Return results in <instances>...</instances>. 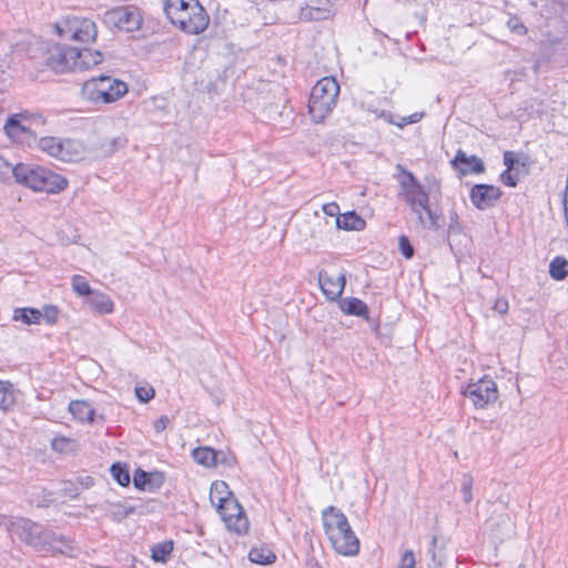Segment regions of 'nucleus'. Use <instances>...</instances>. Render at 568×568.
Listing matches in <instances>:
<instances>
[{
    "instance_id": "nucleus-21",
    "label": "nucleus",
    "mask_w": 568,
    "mask_h": 568,
    "mask_svg": "<svg viewBox=\"0 0 568 568\" xmlns=\"http://www.w3.org/2000/svg\"><path fill=\"white\" fill-rule=\"evenodd\" d=\"M446 546L447 541L444 536H433L428 552L430 555L433 567L429 568H442L446 560Z\"/></svg>"
},
{
    "instance_id": "nucleus-12",
    "label": "nucleus",
    "mask_w": 568,
    "mask_h": 568,
    "mask_svg": "<svg viewBox=\"0 0 568 568\" xmlns=\"http://www.w3.org/2000/svg\"><path fill=\"white\" fill-rule=\"evenodd\" d=\"M503 191L493 184H475L469 192L471 204L480 211L493 207L501 197Z\"/></svg>"
},
{
    "instance_id": "nucleus-18",
    "label": "nucleus",
    "mask_w": 568,
    "mask_h": 568,
    "mask_svg": "<svg viewBox=\"0 0 568 568\" xmlns=\"http://www.w3.org/2000/svg\"><path fill=\"white\" fill-rule=\"evenodd\" d=\"M339 308L343 313L352 316L363 317L369 322L368 306L357 297H345L339 301Z\"/></svg>"
},
{
    "instance_id": "nucleus-13",
    "label": "nucleus",
    "mask_w": 568,
    "mask_h": 568,
    "mask_svg": "<svg viewBox=\"0 0 568 568\" xmlns=\"http://www.w3.org/2000/svg\"><path fill=\"white\" fill-rule=\"evenodd\" d=\"M452 166L462 175L480 174L485 172V164L477 155H467L462 149L457 150L454 159L450 161Z\"/></svg>"
},
{
    "instance_id": "nucleus-31",
    "label": "nucleus",
    "mask_w": 568,
    "mask_h": 568,
    "mask_svg": "<svg viewBox=\"0 0 568 568\" xmlns=\"http://www.w3.org/2000/svg\"><path fill=\"white\" fill-rule=\"evenodd\" d=\"M549 274L556 281H562L568 276V260L556 256L549 264Z\"/></svg>"
},
{
    "instance_id": "nucleus-54",
    "label": "nucleus",
    "mask_w": 568,
    "mask_h": 568,
    "mask_svg": "<svg viewBox=\"0 0 568 568\" xmlns=\"http://www.w3.org/2000/svg\"><path fill=\"white\" fill-rule=\"evenodd\" d=\"M562 206H564L565 222H566V225L568 226V191L564 192Z\"/></svg>"
},
{
    "instance_id": "nucleus-42",
    "label": "nucleus",
    "mask_w": 568,
    "mask_h": 568,
    "mask_svg": "<svg viewBox=\"0 0 568 568\" xmlns=\"http://www.w3.org/2000/svg\"><path fill=\"white\" fill-rule=\"evenodd\" d=\"M507 27L511 32L519 36H524L528 31L523 21L516 16H509Z\"/></svg>"
},
{
    "instance_id": "nucleus-46",
    "label": "nucleus",
    "mask_w": 568,
    "mask_h": 568,
    "mask_svg": "<svg viewBox=\"0 0 568 568\" xmlns=\"http://www.w3.org/2000/svg\"><path fill=\"white\" fill-rule=\"evenodd\" d=\"M154 389L152 387H136L135 395L141 403H148L154 397Z\"/></svg>"
},
{
    "instance_id": "nucleus-29",
    "label": "nucleus",
    "mask_w": 568,
    "mask_h": 568,
    "mask_svg": "<svg viewBox=\"0 0 568 568\" xmlns=\"http://www.w3.org/2000/svg\"><path fill=\"white\" fill-rule=\"evenodd\" d=\"M12 318L13 321H21L27 325L39 324L42 318V312L33 307L16 308Z\"/></svg>"
},
{
    "instance_id": "nucleus-3",
    "label": "nucleus",
    "mask_w": 568,
    "mask_h": 568,
    "mask_svg": "<svg viewBox=\"0 0 568 568\" xmlns=\"http://www.w3.org/2000/svg\"><path fill=\"white\" fill-rule=\"evenodd\" d=\"M12 173L19 184L37 192L55 194L69 185L64 176L32 163H18L12 168Z\"/></svg>"
},
{
    "instance_id": "nucleus-23",
    "label": "nucleus",
    "mask_w": 568,
    "mask_h": 568,
    "mask_svg": "<svg viewBox=\"0 0 568 568\" xmlns=\"http://www.w3.org/2000/svg\"><path fill=\"white\" fill-rule=\"evenodd\" d=\"M87 303L91 308L100 314H110L113 312L114 304L111 298L99 291H93L87 298Z\"/></svg>"
},
{
    "instance_id": "nucleus-6",
    "label": "nucleus",
    "mask_w": 568,
    "mask_h": 568,
    "mask_svg": "<svg viewBox=\"0 0 568 568\" xmlns=\"http://www.w3.org/2000/svg\"><path fill=\"white\" fill-rule=\"evenodd\" d=\"M19 528L20 539L39 551L54 548L55 542H67L64 536L55 535L53 531L29 519L22 520Z\"/></svg>"
},
{
    "instance_id": "nucleus-39",
    "label": "nucleus",
    "mask_w": 568,
    "mask_h": 568,
    "mask_svg": "<svg viewBox=\"0 0 568 568\" xmlns=\"http://www.w3.org/2000/svg\"><path fill=\"white\" fill-rule=\"evenodd\" d=\"M474 479L469 474H465L460 484V491L463 494V499L466 504H469L473 499L471 488H473Z\"/></svg>"
},
{
    "instance_id": "nucleus-25",
    "label": "nucleus",
    "mask_w": 568,
    "mask_h": 568,
    "mask_svg": "<svg viewBox=\"0 0 568 568\" xmlns=\"http://www.w3.org/2000/svg\"><path fill=\"white\" fill-rule=\"evenodd\" d=\"M365 225V221L355 211L346 212L336 217V227L341 230L361 231Z\"/></svg>"
},
{
    "instance_id": "nucleus-43",
    "label": "nucleus",
    "mask_w": 568,
    "mask_h": 568,
    "mask_svg": "<svg viewBox=\"0 0 568 568\" xmlns=\"http://www.w3.org/2000/svg\"><path fill=\"white\" fill-rule=\"evenodd\" d=\"M42 312V318L49 325H53L58 322L59 308L55 305H44Z\"/></svg>"
},
{
    "instance_id": "nucleus-49",
    "label": "nucleus",
    "mask_w": 568,
    "mask_h": 568,
    "mask_svg": "<svg viewBox=\"0 0 568 568\" xmlns=\"http://www.w3.org/2000/svg\"><path fill=\"white\" fill-rule=\"evenodd\" d=\"M323 212L328 216H342L339 214V206L335 202L324 204Z\"/></svg>"
},
{
    "instance_id": "nucleus-26",
    "label": "nucleus",
    "mask_w": 568,
    "mask_h": 568,
    "mask_svg": "<svg viewBox=\"0 0 568 568\" xmlns=\"http://www.w3.org/2000/svg\"><path fill=\"white\" fill-rule=\"evenodd\" d=\"M126 143L128 139L123 135L105 138L97 144L95 149L100 152L102 156H110L118 150L123 149L126 145Z\"/></svg>"
},
{
    "instance_id": "nucleus-10",
    "label": "nucleus",
    "mask_w": 568,
    "mask_h": 568,
    "mask_svg": "<svg viewBox=\"0 0 568 568\" xmlns=\"http://www.w3.org/2000/svg\"><path fill=\"white\" fill-rule=\"evenodd\" d=\"M70 51H73V47L59 43L49 45L43 54L44 64L55 73L75 71V60Z\"/></svg>"
},
{
    "instance_id": "nucleus-24",
    "label": "nucleus",
    "mask_w": 568,
    "mask_h": 568,
    "mask_svg": "<svg viewBox=\"0 0 568 568\" xmlns=\"http://www.w3.org/2000/svg\"><path fill=\"white\" fill-rule=\"evenodd\" d=\"M234 494L229 489V485L223 480H215L211 485L210 489V500L217 508L219 506L224 505L232 498Z\"/></svg>"
},
{
    "instance_id": "nucleus-51",
    "label": "nucleus",
    "mask_w": 568,
    "mask_h": 568,
    "mask_svg": "<svg viewBox=\"0 0 568 568\" xmlns=\"http://www.w3.org/2000/svg\"><path fill=\"white\" fill-rule=\"evenodd\" d=\"M423 116H424V113H423V112H422V113H418V112L413 113V114H410V115H408V116L403 118V119H402V122H400V123H398L397 125H398L399 128H403V126H404V125H406V124L417 123L418 121H420V120H422V118H423Z\"/></svg>"
},
{
    "instance_id": "nucleus-1",
    "label": "nucleus",
    "mask_w": 568,
    "mask_h": 568,
    "mask_svg": "<svg viewBox=\"0 0 568 568\" xmlns=\"http://www.w3.org/2000/svg\"><path fill=\"white\" fill-rule=\"evenodd\" d=\"M163 10L170 22L187 34H200L210 23V16L199 0H165Z\"/></svg>"
},
{
    "instance_id": "nucleus-9",
    "label": "nucleus",
    "mask_w": 568,
    "mask_h": 568,
    "mask_svg": "<svg viewBox=\"0 0 568 568\" xmlns=\"http://www.w3.org/2000/svg\"><path fill=\"white\" fill-rule=\"evenodd\" d=\"M60 36H68L71 40L89 43L95 40L98 30L94 21L87 18H71L64 27L57 26Z\"/></svg>"
},
{
    "instance_id": "nucleus-30",
    "label": "nucleus",
    "mask_w": 568,
    "mask_h": 568,
    "mask_svg": "<svg viewBox=\"0 0 568 568\" xmlns=\"http://www.w3.org/2000/svg\"><path fill=\"white\" fill-rule=\"evenodd\" d=\"M248 559L258 565H270L276 560V555L268 548L254 547L248 552Z\"/></svg>"
},
{
    "instance_id": "nucleus-55",
    "label": "nucleus",
    "mask_w": 568,
    "mask_h": 568,
    "mask_svg": "<svg viewBox=\"0 0 568 568\" xmlns=\"http://www.w3.org/2000/svg\"><path fill=\"white\" fill-rule=\"evenodd\" d=\"M554 3L560 6L561 8H565L568 6V0H551Z\"/></svg>"
},
{
    "instance_id": "nucleus-8",
    "label": "nucleus",
    "mask_w": 568,
    "mask_h": 568,
    "mask_svg": "<svg viewBox=\"0 0 568 568\" xmlns=\"http://www.w3.org/2000/svg\"><path fill=\"white\" fill-rule=\"evenodd\" d=\"M216 509L230 531L237 535H244L248 531V519L235 496L229 498L224 505L219 506Z\"/></svg>"
},
{
    "instance_id": "nucleus-33",
    "label": "nucleus",
    "mask_w": 568,
    "mask_h": 568,
    "mask_svg": "<svg viewBox=\"0 0 568 568\" xmlns=\"http://www.w3.org/2000/svg\"><path fill=\"white\" fill-rule=\"evenodd\" d=\"M111 474L114 478V480L122 487L129 486L131 481V476L129 473V467L124 463H114L111 465Z\"/></svg>"
},
{
    "instance_id": "nucleus-41",
    "label": "nucleus",
    "mask_w": 568,
    "mask_h": 568,
    "mask_svg": "<svg viewBox=\"0 0 568 568\" xmlns=\"http://www.w3.org/2000/svg\"><path fill=\"white\" fill-rule=\"evenodd\" d=\"M398 248L405 258L409 260L414 256L415 250L406 235L399 236Z\"/></svg>"
},
{
    "instance_id": "nucleus-50",
    "label": "nucleus",
    "mask_w": 568,
    "mask_h": 568,
    "mask_svg": "<svg viewBox=\"0 0 568 568\" xmlns=\"http://www.w3.org/2000/svg\"><path fill=\"white\" fill-rule=\"evenodd\" d=\"M170 424V418L166 416V415H162L160 418H158L154 424H153V428L155 430V433H162L166 427L168 425Z\"/></svg>"
},
{
    "instance_id": "nucleus-17",
    "label": "nucleus",
    "mask_w": 568,
    "mask_h": 568,
    "mask_svg": "<svg viewBox=\"0 0 568 568\" xmlns=\"http://www.w3.org/2000/svg\"><path fill=\"white\" fill-rule=\"evenodd\" d=\"M59 149L58 160L62 162H78L85 152L83 143L73 139H61Z\"/></svg>"
},
{
    "instance_id": "nucleus-38",
    "label": "nucleus",
    "mask_w": 568,
    "mask_h": 568,
    "mask_svg": "<svg viewBox=\"0 0 568 568\" xmlns=\"http://www.w3.org/2000/svg\"><path fill=\"white\" fill-rule=\"evenodd\" d=\"M463 231H464V227L459 221L458 213L454 209L450 210L449 211V224H448V229H447L448 236H450L453 234H462Z\"/></svg>"
},
{
    "instance_id": "nucleus-16",
    "label": "nucleus",
    "mask_w": 568,
    "mask_h": 568,
    "mask_svg": "<svg viewBox=\"0 0 568 568\" xmlns=\"http://www.w3.org/2000/svg\"><path fill=\"white\" fill-rule=\"evenodd\" d=\"M404 201L409 205L410 210L417 214L419 221L423 223V215L420 213V209H426L427 203L429 202V194L424 190V187L418 185V187H413L402 192Z\"/></svg>"
},
{
    "instance_id": "nucleus-40",
    "label": "nucleus",
    "mask_w": 568,
    "mask_h": 568,
    "mask_svg": "<svg viewBox=\"0 0 568 568\" xmlns=\"http://www.w3.org/2000/svg\"><path fill=\"white\" fill-rule=\"evenodd\" d=\"M74 444V440L70 439V438H67V437H63V436H60V437H54L51 442V448L54 450V452H59V453H67L71 449V446Z\"/></svg>"
},
{
    "instance_id": "nucleus-37",
    "label": "nucleus",
    "mask_w": 568,
    "mask_h": 568,
    "mask_svg": "<svg viewBox=\"0 0 568 568\" xmlns=\"http://www.w3.org/2000/svg\"><path fill=\"white\" fill-rule=\"evenodd\" d=\"M72 288L79 296H85L87 298L94 291L91 288L90 284L85 281V278L81 275H73Z\"/></svg>"
},
{
    "instance_id": "nucleus-5",
    "label": "nucleus",
    "mask_w": 568,
    "mask_h": 568,
    "mask_svg": "<svg viewBox=\"0 0 568 568\" xmlns=\"http://www.w3.org/2000/svg\"><path fill=\"white\" fill-rule=\"evenodd\" d=\"M128 92V84L110 75H100L84 82L82 94L92 103H113Z\"/></svg>"
},
{
    "instance_id": "nucleus-52",
    "label": "nucleus",
    "mask_w": 568,
    "mask_h": 568,
    "mask_svg": "<svg viewBox=\"0 0 568 568\" xmlns=\"http://www.w3.org/2000/svg\"><path fill=\"white\" fill-rule=\"evenodd\" d=\"M509 305L506 298H497L494 304V310L499 314H506L508 312Z\"/></svg>"
},
{
    "instance_id": "nucleus-22",
    "label": "nucleus",
    "mask_w": 568,
    "mask_h": 568,
    "mask_svg": "<svg viewBox=\"0 0 568 568\" xmlns=\"http://www.w3.org/2000/svg\"><path fill=\"white\" fill-rule=\"evenodd\" d=\"M69 412L72 416L80 422L93 423L95 410L91 407L87 400L78 399L72 400L69 404Z\"/></svg>"
},
{
    "instance_id": "nucleus-28",
    "label": "nucleus",
    "mask_w": 568,
    "mask_h": 568,
    "mask_svg": "<svg viewBox=\"0 0 568 568\" xmlns=\"http://www.w3.org/2000/svg\"><path fill=\"white\" fill-rule=\"evenodd\" d=\"M192 457L195 463L205 467H212L217 464V452L210 447L194 448Z\"/></svg>"
},
{
    "instance_id": "nucleus-4",
    "label": "nucleus",
    "mask_w": 568,
    "mask_h": 568,
    "mask_svg": "<svg viewBox=\"0 0 568 568\" xmlns=\"http://www.w3.org/2000/svg\"><path fill=\"white\" fill-rule=\"evenodd\" d=\"M339 84L333 77H324L312 88L308 113L316 123L323 122L336 106Z\"/></svg>"
},
{
    "instance_id": "nucleus-32",
    "label": "nucleus",
    "mask_w": 568,
    "mask_h": 568,
    "mask_svg": "<svg viewBox=\"0 0 568 568\" xmlns=\"http://www.w3.org/2000/svg\"><path fill=\"white\" fill-rule=\"evenodd\" d=\"M173 551V541L166 540L155 544L151 549V558L155 562H166L170 554Z\"/></svg>"
},
{
    "instance_id": "nucleus-14",
    "label": "nucleus",
    "mask_w": 568,
    "mask_h": 568,
    "mask_svg": "<svg viewBox=\"0 0 568 568\" xmlns=\"http://www.w3.org/2000/svg\"><path fill=\"white\" fill-rule=\"evenodd\" d=\"M133 486L139 490L154 491L164 484V475L161 471H145L138 468L132 478Z\"/></svg>"
},
{
    "instance_id": "nucleus-48",
    "label": "nucleus",
    "mask_w": 568,
    "mask_h": 568,
    "mask_svg": "<svg viewBox=\"0 0 568 568\" xmlns=\"http://www.w3.org/2000/svg\"><path fill=\"white\" fill-rule=\"evenodd\" d=\"M416 561L413 550H406L400 558L398 568H415Z\"/></svg>"
},
{
    "instance_id": "nucleus-20",
    "label": "nucleus",
    "mask_w": 568,
    "mask_h": 568,
    "mask_svg": "<svg viewBox=\"0 0 568 568\" xmlns=\"http://www.w3.org/2000/svg\"><path fill=\"white\" fill-rule=\"evenodd\" d=\"M320 287L323 294L329 301H337L341 297V291L336 284L335 276H331L327 271L321 270L317 275Z\"/></svg>"
},
{
    "instance_id": "nucleus-11",
    "label": "nucleus",
    "mask_w": 568,
    "mask_h": 568,
    "mask_svg": "<svg viewBox=\"0 0 568 568\" xmlns=\"http://www.w3.org/2000/svg\"><path fill=\"white\" fill-rule=\"evenodd\" d=\"M104 17L108 23L126 32L139 30L143 22L140 10L134 6L111 9Z\"/></svg>"
},
{
    "instance_id": "nucleus-15",
    "label": "nucleus",
    "mask_w": 568,
    "mask_h": 568,
    "mask_svg": "<svg viewBox=\"0 0 568 568\" xmlns=\"http://www.w3.org/2000/svg\"><path fill=\"white\" fill-rule=\"evenodd\" d=\"M70 53L73 54L75 60V71L89 70L101 63L103 60L101 51L89 48L80 49L73 47V51H70Z\"/></svg>"
},
{
    "instance_id": "nucleus-45",
    "label": "nucleus",
    "mask_w": 568,
    "mask_h": 568,
    "mask_svg": "<svg viewBox=\"0 0 568 568\" xmlns=\"http://www.w3.org/2000/svg\"><path fill=\"white\" fill-rule=\"evenodd\" d=\"M423 211H425V213L427 214V217H428V227L432 229V230H439L442 227L440 223H439V215L435 212H433L429 207V202L427 203V207L426 209H422Z\"/></svg>"
},
{
    "instance_id": "nucleus-35",
    "label": "nucleus",
    "mask_w": 568,
    "mask_h": 568,
    "mask_svg": "<svg viewBox=\"0 0 568 568\" xmlns=\"http://www.w3.org/2000/svg\"><path fill=\"white\" fill-rule=\"evenodd\" d=\"M14 404V394L11 384L0 381V409L7 410Z\"/></svg>"
},
{
    "instance_id": "nucleus-34",
    "label": "nucleus",
    "mask_w": 568,
    "mask_h": 568,
    "mask_svg": "<svg viewBox=\"0 0 568 568\" xmlns=\"http://www.w3.org/2000/svg\"><path fill=\"white\" fill-rule=\"evenodd\" d=\"M60 141L61 139L55 136H42L38 140L37 145L48 155L58 159Z\"/></svg>"
},
{
    "instance_id": "nucleus-19",
    "label": "nucleus",
    "mask_w": 568,
    "mask_h": 568,
    "mask_svg": "<svg viewBox=\"0 0 568 568\" xmlns=\"http://www.w3.org/2000/svg\"><path fill=\"white\" fill-rule=\"evenodd\" d=\"M27 115L23 113H17L10 115L4 123V131L11 139H20L23 134H31L28 126L23 124V120Z\"/></svg>"
},
{
    "instance_id": "nucleus-56",
    "label": "nucleus",
    "mask_w": 568,
    "mask_h": 568,
    "mask_svg": "<svg viewBox=\"0 0 568 568\" xmlns=\"http://www.w3.org/2000/svg\"><path fill=\"white\" fill-rule=\"evenodd\" d=\"M133 513V508H129V509H125L124 510V514H123V517H128L129 515H131Z\"/></svg>"
},
{
    "instance_id": "nucleus-27",
    "label": "nucleus",
    "mask_w": 568,
    "mask_h": 568,
    "mask_svg": "<svg viewBox=\"0 0 568 568\" xmlns=\"http://www.w3.org/2000/svg\"><path fill=\"white\" fill-rule=\"evenodd\" d=\"M331 16V10L325 7L304 6L300 10V19L305 22L322 21Z\"/></svg>"
},
{
    "instance_id": "nucleus-2",
    "label": "nucleus",
    "mask_w": 568,
    "mask_h": 568,
    "mask_svg": "<svg viewBox=\"0 0 568 568\" xmlns=\"http://www.w3.org/2000/svg\"><path fill=\"white\" fill-rule=\"evenodd\" d=\"M322 517L325 534L334 550L343 556L357 555L359 540L344 513L334 506H328L323 510Z\"/></svg>"
},
{
    "instance_id": "nucleus-7",
    "label": "nucleus",
    "mask_w": 568,
    "mask_h": 568,
    "mask_svg": "<svg viewBox=\"0 0 568 568\" xmlns=\"http://www.w3.org/2000/svg\"><path fill=\"white\" fill-rule=\"evenodd\" d=\"M462 394L468 397L477 409H484L498 399L497 384L488 377L468 384Z\"/></svg>"
},
{
    "instance_id": "nucleus-44",
    "label": "nucleus",
    "mask_w": 568,
    "mask_h": 568,
    "mask_svg": "<svg viewBox=\"0 0 568 568\" xmlns=\"http://www.w3.org/2000/svg\"><path fill=\"white\" fill-rule=\"evenodd\" d=\"M500 181L509 187L517 186L519 182L518 171L515 170H504L500 174Z\"/></svg>"
},
{
    "instance_id": "nucleus-47",
    "label": "nucleus",
    "mask_w": 568,
    "mask_h": 568,
    "mask_svg": "<svg viewBox=\"0 0 568 568\" xmlns=\"http://www.w3.org/2000/svg\"><path fill=\"white\" fill-rule=\"evenodd\" d=\"M504 164L506 166V170H515L518 171V168H516L517 164H519V159L517 155L511 151H505L504 152Z\"/></svg>"
},
{
    "instance_id": "nucleus-53",
    "label": "nucleus",
    "mask_w": 568,
    "mask_h": 568,
    "mask_svg": "<svg viewBox=\"0 0 568 568\" xmlns=\"http://www.w3.org/2000/svg\"><path fill=\"white\" fill-rule=\"evenodd\" d=\"M335 280H336L338 290L341 291V295H342L344 292L345 285H346V274L344 272H342L335 276Z\"/></svg>"
},
{
    "instance_id": "nucleus-36",
    "label": "nucleus",
    "mask_w": 568,
    "mask_h": 568,
    "mask_svg": "<svg viewBox=\"0 0 568 568\" xmlns=\"http://www.w3.org/2000/svg\"><path fill=\"white\" fill-rule=\"evenodd\" d=\"M396 169L403 175V178L399 180L402 192L413 187H418V185H420L416 176L410 171L406 170L403 165L397 164Z\"/></svg>"
}]
</instances>
